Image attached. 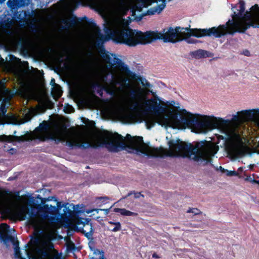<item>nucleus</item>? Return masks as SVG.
I'll return each mask as SVG.
<instances>
[{"label": "nucleus", "mask_w": 259, "mask_h": 259, "mask_svg": "<svg viewBox=\"0 0 259 259\" xmlns=\"http://www.w3.org/2000/svg\"><path fill=\"white\" fill-rule=\"evenodd\" d=\"M114 211L115 212H119L122 215L124 216H137L138 215V213L126 210L125 208H115Z\"/></svg>", "instance_id": "a211bd4d"}, {"label": "nucleus", "mask_w": 259, "mask_h": 259, "mask_svg": "<svg viewBox=\"0 0 259 259\" xmlns=\"http://www.w3.org/2000/svg\"><path fill=\"white\" fill-rule=\"evenodd\" d=\"M219 170H220L221 171L223 172H225V171H226V169H225V168H224L222 166H220L219 168H218Z\"/></svg>", "instance_id": "09e8293b"}, {"label": "nucleus", "mask_w": 259, "mask_h": 259, "mask_svg": "<svg viewBox=\"0 0 259 259\" xmlns=\"http://www.w3.org/2000/svg\"><path fill=\"white\" fill-rule=\"evenodd\" d=\"M165 6L166 0H136L135 9L141 12L138 20H141L145 16L159 14Z\"/></svg>", "instance_id": "1a4fd4ad"}, {"label": "nucleus", "mask_w": 259, "mask_h": 259, "mask_svg": "<svg viewBox=\"0 0 259 259\" xmlns=\"http://www.w3.org/2000/svg\"><path fill=\"white\" fill-rule=\"evenodd\" d=\"M36 137L41 141L51 140L56 144L65 142L70 147H77L83 149L105 147L109 151L117 152L127 147L129 152L144 157V141L142 137H132L127 134L123 137L117 133L114 134L106 130H93L90 134L81 133L73 127L61 130L57 126L49 129L45 121L35 128Z\"/></svg>", "instance_id": "f257e3e1"}, {"label": "nucleus", "mask_w": 259, "mask_h": 259, "mask_svg": "<svg viewBox=\"0 0 259 259\" xmlns=\"http://www.w3.org/2000/svg\"><path fill=\"white\" fill-rule=\"evenodd\" d=\"M36 253L37 255H39L38 257H35L34 259H42L43 257L46 258L48 257V252L44 248L40 247H37L35 248Z\"/></svg>", "instance_id": "412c9836"}, {"label": "nucleus", "mask_w": 259, "mask_h": 259, "mask_svg": "<svg viewBox=\"0 0 259 259\" xmlns=\"http://www.w3.org/2000/svg\"><path fill=\"white\" fill-rule=\"evenodd\" d=\"M94 210L96 211L97 213L99 212V211H104L105 214H108L109 212L110 208L107 209H95L91 210H88L87 211V213H91Z\"/></svg>", "instance_id": "c756f323"}, {"label": "nucleus", "mask_w": 259, "mask_h": 259, "mask_svg": "<svg viewBox=\"0 0 259 259\" xmlns=\"http://www.w3.org/2000/svg\"><path fill=\"white\" fill-rule=\"evenodd\" d=\"M91 23L93 24V25H95V23L93 20H92Z\"/></svg>", "instance_id": "864d4df0"}, {"label": "nucleus", "mask_w": 259, "mask_h": 259, "mask_svg": "<svg viewBox=\"0 0 259 259\" xmlns=\"http://www.w3.org/2000/svg\"><path fill=\"white\" fill-rule=\"evenodd\" d=\"M172 108V109H173L174 110H175V111H176V112H177L178 113L179 118L180 117V115H183V109H182V110H181V114H179V113H178V109H177V110H175L174 108ZM177 109H178V108H177Z\"/></svg>", "instance_id": "de8ad7c7"}, {"label": "nucleus", "mask_w": 259, "mask_h": 259, "mask_svg": "<svg viewBox=\"0 0 259 259\" xmlns=\"http://www.w3.org/2000/svg\"><path fill=\"white\" fill-rule=\"evenodd\" d=\"M20 140H21V138L20 137H18V136H12V135L0 136V141H1L11 142L13 141H20Z\"/></svg>", "instance_id": "aec40b11"}, {"label": "nucleus", "mask_w": 259, "mask_h": 259, "mask_svg": "<svg viewBox=\"0 0 259 259\" xmlns=\"http://www.w3.org/2000/svg\"><path fill=\"white\" fill-rule=\"evenodd\" d=\"M51 247H53V245L52 244H51Z\"/></svg>", "instance_id": "5fc2aeb1"}, {"label": "nucleus", "mask_w": 259, "mask_h": 259, "mask_svg": "<svg viewBox=\"0 0 259 259\" xmlns=\"http://www.w3.org/2000/svg\"><path fill=\"white\" fill-rule=\"evenodd\" d=\"M134 195L135 198H139L141 196L144 197V195L141 194L140 192H136L135 191H131L129 192L126 196L123 197L122 199H125L127 198V197L131 196V195Z\"/></svg>", "instance_id": "a878e982"}, {"label": "nucleus", "mask_w": 259, "mask_h": 259, "mask_svg": "<svg viewBox=\"0 0 259 259\" xmlns=\"http://www.w3.org/2000/svg\"><path fill=\"white\" fill-rule=\"evenodd\" d=\"M94 254L96 256L93 257L91 259H105L104 252L103 251H100L99 249H95L94 252Z\"/></svg>", "instance_id": "5701e85b"}, {"label": "nucleus", "mask_w": 259, "mask_h": 259, "mask_svg": "<svg viewBox=\"0 0 259 259\" xmlns=\"http://www.w3.org/2000/svg\"><path fill=\"white\" fill-rule=\"evenodd\" d=\"M108 26L104 24V31L106 35L99 32L98 36V45H101L112 38L117 44H125L128 47H135L138 45L150 44L157 39H162L164 42L176 43L183 40L182 35H194L197 38L205 36H213L219 38L225 35L220 26L209 29L171 27L162 31H147L132 30L123 27L122 22L118 19H112L108 22Z\"/></svg>", "instance_id": "7ed1b4c3"}, {"label": "nucleus", "mask_w": 259, "mask_h": 259, "mask_svg": "<svg viewBox=\"0 0 259 259\" xmlns=\"http://www.w3.org/2000/svg\"><path fill=\"white\" fill-rule=\"evenodd\" d=\"M37 198L40 199V201H41V204H39L38 205H47V204H46V202H47V201H46V199H46V198H42V197H40V196L39 195H37Z\"/></svg>", "instance_id": "f704fd0d"}, {"label": "nucleus", "mask_w": 259, "mask_h": 259, "mask_svg": "<svg viewBox=\"0 0 259 259\" xmlns=\"http://www.w3.org/2000/svg\"><path fill=\"white\" fill-rule=\"evenodd\" d=\"M110 224L115 225V227L112 229V231L116 232L121 230V224L119 222H114L112 221L109 222Z\"/></svg>", "instance_id": "393cba45"}, {"label": "nucleus", "mask_w": 259, "mask_h": 259, "mask_svg": "<svg viewBox=\"0 0 259 259\" xmlns=\"http://www.w3.org/2000/svg\"><path fill=\"white\" fill-rule=\"evenodd\" d=\"M14 21L12 19H10V20H8L7 22H6L4 24V25L7 28H11V27H12L13 25H14Z\"/></svg>", "instance_id": "2f4dec72"}, {"label": "nucleus", "mask_w": 259, "mask_h": 259, "mask_svg": "<svg viewBox=\"0 0 259 259\" xmlns=\"http://www.w3.org/2000/svg\"><path fill=\"white\" fill-rule=\"evenodd\" d=\"M31 0H8L7 2L8 7L10 9L13 13V18L20 22H26L30 18L34 17L36 14V10H31L26 12L21 11L18 12V9L21 7L28 6Z\"/></svg>", "instance_id": "9d476101"}, {"label": "nucleus", "mask_w": 259, "mask_h": 259, "mask_svg": "<svg viewBox=\"0 0 259 259\" xmlns=\"http://www.w3.org/2000/svg\"><path fill=\"white\" fill-rule=\"evenodd\" d=\"M5 1H6V0H0V4H3V3H4Z\"/></svg>", "instance_id": "3c124183"}, {"label": "nucleus", "mask_w": 259, "mask_h": 259, "mask_svg": "<svg viewBox=\"0 0 259 259\" xmlns=\"http://www.w3.org/2000/svg\"><path fill=\"white\" fill-rule=\"evenodd\" d=\"M169 149L165 154L170 157L182 156L188 157L194 161L206 165L212 162L211 157L217 153L215 148L209 145H202V142L194 147L190 144L181 141L171 140L168 143Z\"/></svg>", "instance_id": "423d86ee"}, {"label": "nucleus", "mask_w": 259, "mask_h": 259, "mask_svg": "<svg viewBox=\"0 0 259 259\" xmlns=\"http://www.w3.org/2000/svg\"><path fill=\"white\" fill-rule=\"evenodd\" d=\"M76 18H72V19L63 18L61 20V22L64 25L60 26L61 30H65L68 31L70 28L74 27L76 25L77 22L76 21Z\"/></svg>", "instance_id": "2eb2a0df"}, {"label": "nucleus", "mask_w": 259, "mask_h": 259, "mask_svg": "<svg viewBox=\"0 0 259 259\" xmlns=\"http://www.w3.org/2000/svg\"><path fill=\"white\" fill-rule=\"evenodd\" d=\"M98 88H100V90L98 91V93L99 94V95L100 96H102L103 91H105V90L104 89H103L101 87H98Z\"/></svg>", "instance_id": "79ce46f5"}, {"label": "nucleus", "mask_w": 259, "mask_h": 259, "mask_svg": "<svg viewBox=\"0 0 259 259\" xmlns=\"http://www.w3.org/2000/svg\"><path fill=\"white\" fill-rule=\"evenodd\" d=\"M152 257L153 258H160V256L156 253H154L153 254H152Z\"/></svg>", "instance_id": "a18cd8bd"}, {"label": "nucleus", "mask_w": 259, "mask_h": 259, "mask_svg": "<svg viewBox=\"0 0 259 259\" xmlns=\"http://www.w3.org/2000/svg\"><path fill=\"white\" fill-rule=\"evenodd\" d=\"M208 51L199 49L192 52V55L196 58H202L208 57Z\"/></svg>", "instance_id": "6ab92c4d"}, {"label": "nucleus", "mask_w": 259, "mask_h": 259, "mask_svg": "<svg viewBox=\"0 0 259 259\" xmlns=\"http://www.w3.org/2000/svg\"><path fill=\"white\" fill-rule=\"evenodd\" d=\"M50 84L54 88L55 86H57L58 85L57 84H56L55 83V80L54 78H52L51 80V81H50Z\"/></svg>", "instance_id": "a19ab883"}, {"label": "nucleus", "mask_w": 259, "mask_h": 259, "mask_svg": "<svg viewBox=\"0 0 259 259\" xmlns=\"http://www.w3.org/2000/svg\"><path fill=\"white\" fill-rule=\"evenodd\" d=\"M201 116H208L204 115ZM208 117L212 122V127H209L205 132H192L198 134H205L219 126L222 133L224 135L222 136V139L225 140L229 151L236 156H245L247 151L241 138V131L239 129V124L237 123L240 119L239 116L237 114L233 115L231 120L219 118V122L215 117L210 116Z\"/></svg>", "instance_id": "20e7f679"}, {"label": "nucleus", "mask_w": 259, "mask_h": 259, "mask_svg": "<svg viewBox=\"0 0 259 259\" xmlns=\"http://www.w3.org/2000/svg\"><path fill=\"white\" fill-rule=\"evenodd\" d=\"M72 206L74 208V205L72 204H70L68 203H64L63 204V213L61 214V218H68L70 217L73 214V211L69 208V206Z\"/></svg>", "instance_id": "f3484780"}, {"label": "nucleus", "mask_w": 259, "mask_h": 259, "mask_svg": "<svg viewBox=\"0 0 259 259\" xmlns=\"http://www.w3.org/2000/svg\"><path fill=\"white\" fill-rule=\"evenodd\" d=\"M97 80L96 86L101 87L112 97L116 98L119 108L122 99L126 97L127 92L133 86L127 78L120 74L115 76L111 71L106 70L98 75Z\"/></svg>", "instance_id": "6e6552de"}, {"label": "nucleus", "mask_w": 259, "mask_h": 259, "mask_svg": "<svg viewBox=\"0 0 259 259\" xmlns=\"http://www.w3.org/2000/svg\"><path fill=\"white\" fill-rule=\"evenodd\" d=\"M1 226L2 228L5 230H8L10 228V226L9 225L5 223L2 224Z\"/></svg>", "instance_id": "ea45409f"}, {"label": "nucleus", "mask_w": 259, "mask_h": 259, "mask_svg": "<svg viewBox=\"0 0 259 259\" xmlns=\"http://www.w3.org/2000/svg\"><path fill=\"white\" fill-rule=\"evenodd\" d=\"M74 228L75 231L83 234L89 240H93V235L94 229L90 219L79 218L77 219L75 222Z\"/></svg>", "instance_id": "f8f14e48"}, {"label": "nucleus", "mask_w": 259, "mask_h": 259, "mask_svg": "<svg viewBox=\"0 0 259 259\" xmlns=\"http://www.w3.org/2000/svg\"><path fill=\"white\" fill-rule=\"evenodd\" d=\"M166 104H168L169 106H171V108H179L180 107H179V103H177V105L178 106H175L176 105V102L174 101H167L166 102Z\"/></svg>", "instance_id": "473e14b6"}, {"label": "nucleus", "mask_w": 259, "mask_h": 259, "mask_svg": "<svg viewBox=\"0 0 259 259\" xmlns=\"http://www.w3.org/2000/svg\"><path fill=\"white\" fill-rule=\"evenodd\" d=\"M15 256L16 258L19 259H23L21 257V254L20 250V248L18 246H15L14 248Z\"/></svg>", "instance_id": "cd10ccee"}, {"label": "nucleus", "mask_w": 259, "mask_h": 259, "mask_svg": "<svg viewBox=\"0 0 259 259\" xmlns=\"http://www.w3.org/2000/svg\"><path fill=\"white\" fill-rule=\"evenodd\" d=\"M242 54L247 57H249L251 55L250 52L246 49L243 51Z\"/></svg>", "instance_id": "4c0bfd02"}, {"label": "nucleus", "mask_w": 259, "mask_h": 259, "mask_svg": "<svg viewBox=\"0 0 259 259\" xmlns=\"http://www.w3.org/2000/svg\"><path fill=\"white\" fill-rule=\"evenodd\" d=\"M34 244H38L39 242V239L38 238H35L33 241Z\"/></svg>", "instance_id": "37998d69"}, {"label": "nucleus", "mask_w": 259, "mask_h": 259, "mask_svg": "<svg viewBox=\"0 0 259 259\" xmlns=\"http://www.w3.org/2000/svg\"><path fill=\"white\" fill-rule=\"evenodd\" d=\"M12 231H13V232H14V231H15V230H14V229H12Z\"/></svg>", "instance_id": "6e6d98bb"}, {"label": "nucleus", "mask_w": 259, "mask_h": 259, "mask_svg": "<svg viewBox=\"0 0 259 259\" xmlns=\"http://www.w3.org/2000/svg\"><path fill=\"white\" fill-rule=\"evenodd\" d=\"M195 36L193 35H182L181 38L183 39V40H185L187 43L188 44H196L198 41L196 39L192 38L191 36Z\"/></svg>", "instance_id": "b1692460"}, {"label": "nucleus", "mask_w": 259, "mask_h": 259, "mask_svg": "<svg viewBox=\"0 0 259 259\" xmlns=\"http://www.w3.org/2000/svg\"><path fill=\"white\" fill-rule=\"evenodd\" d=\"M28 247H29V244H25V251L26 253L27 254V256L29 257L30 256V253L29 252V251H28Z\"/></svg>", "instance_id": "e433bc0d"}, {"label": "nucleus", "mask_w": 259, "mask_h": 259, "mask_svg": "<svg viewBox=\"0 0 259 259\" xmlns=\"http://www.w3.org/2000/svg\"><path fill=\"white\" fill-rule=\"evenodd\" d=\"M147 92L151 94L152 98L147 99L143 96L140 88L136 90L132 86L127 92L126 97L122 99L119 109L135 111L144 108L146 111L153 113L155 116H148L145 119L148 129L153 127L156 123L165 128L188 127L191 131L199 133L205 132L209 127H212V122L209 117L199 114H193L184 109L183 110V115H180L179 118L178 113L172 108L168 109L167 114H163L167 111L166 108L163 106L164 102L161 100L156 92L150 90H148Z\"/></svg>", "instance_id": "f03ea898"}, {"label": "nucleus", "mask_w": 259, "mask_h": 259, "mask_svg": "<svg viewBox=\"0 0 259 259\" xmlns=\"http://www.w3.org/2000/svg\"><path fill=\"white\" fill-rule=\"evenodd\" d=\"M103 57L105 62L109 66H115L119 68L121 71L124 72L127 76L132 79H136L137 74L132 72L128 66L125 64L115 54L104 53L103 54Z\"/></svg>", "instance_id": "9b49d317"}, {"label": "nucleus", "mask_w": 259, "mask_h": 259, "mask_svg": "<svg viewBox=\"0 0 259 259\" xmlns=\"http://www.w3.org/2000/svg\"><path fill=\"white\" fill-rule=\"evenodd\" d=\"M101 7L113 10H120L124 8L126 5L125 0H103L98 2Z\"/></svg>", "instance_id": "4468645a"}, {"label": "nucleus", "mask_w": 259, "mask_h": 259, "mask_svg": "<svg viewBox=\"0 0 259 259\" xmlns=\"http://www.w3.org/2000/svg\"><path fill=\"white\" fill-rule=\"evenodd\" d=\"M245 180V181H249L252 184H254L255 182V180L250 176L247 177Z\"/></svg>", "instance_id": "c9c22d12"}, {"label": "nucleus", "mask_w": 259, "mask_h": 259, "mask_svg": "<svg viewBox=\"0 0 259 259\" xmlns=\"http://www.w3.org/2000/svg\"><path fill=\"white\" fill-rule=\"evenodd\" d=\"M225 172L226 173V175L227 176H237L238 173L234 170H228L227 169L226 170Z\"/></svg>", "instance_id": "7c9ffc66"}, {"label": "nucleus", "mask_w": 259, "mask_h": 259, "mask_svg": "<svg viewBox=\"0 0 259 259\" xmlns=\"http://www.w3.org/2000/svg\"><path fill=\"white\" fill-rule=\"evenodd\" d=\"M97 199L104 200H108V198L107 197H98L97 198Z\"/></svg>", "instance_id": "c03bdc74"}, {"label": "nucleus", "mask_w": 259, "mask_h": 259, "mask_svg": "<svg viewBox=\"0 0 259 259\" xmlns=\"http://www.w3.org/2000/svg\"><path fill=\"white\" fill-rule=\"evenodd\" d=\"M67 247V249L71 251L74 250L75 248L74 244L71 241L68 243Z\"/></svg>", "instance_id": "72a5a7b5"}, {"label": "nucleus", "mask_w": 259, "mask_h": 259, "mask_svg": "<svg viewBox=\"0 0 259 259\" xmlns=\"http://www.w3.org/2000/svg\"><path fill=\"white\" fill-rule=\"evenodd\" d=\"M124 123L132 124L141 122V120L138 117L131 112H126L123 115Z\"/></svg>", "instance_id": "dca6fc26"}, {"label": "nucleus", "mask_w": 259, "mask_h": 259, "mask_svg": "<svg viewBox=\"0 0 259 259\" xmlns=\"http://www.w3.org/2000/svg\"><path fill=\"white\" fill-rule=\"evenodd\" d=\"M241 114L242 120L252 122L259 129V108L243 110Z\"/></svg>", "instance_id": "ddd939ff"}, {"label": "nucleus", "mask_w": 259, "mask_h": 259, "mask_svg": "<svg viewBox=\"0 0 259 259\" xmlns=\"http://www.w3.org/2000/svg\"><path fill=\"white\" fill-rule=\"evenodd\" d=\"M232 19H229L225 24L220 25L221 29L225 35H233L235 32L244 33L250 28H259V6L255 4L245 14V2L240 1L235 7H232Z\"/></svg>", "instance_id": "39448f33"}, {"label": "nucleus", "mask_w": 259, "mask_h": 259, "mask_svg": "<svg viewBox=\"0 0 259 259\" xmlns=\"http://www.w3.org/2000/svg\"><path fill=\"white\" fill-rule=\"evenodd\" d=\"M254 184H257L259 185V181H257L255 180V182Z\"/></svg>", "instance_id": "8fccbe9b"}, {"label": "nucleus", "mask_w": 259, "mask_h": 259, "mask_svg": "<svg viewBox=\"0 0 259 259\" xmlns=\"http://www.w3.org/2000/svg\"><path fill=\"white\" fill-rule=\"evenodd\" d=\"M46 199V201H51L53 200H54L55 201H57V200L56 199V198L53 196H49V197L46 198V199Z\"/></svg>", "instance_id": "58836bf2"}, {"label": "nucleus", "mask_w": 259, "mask_h": 259, "mask_svg": "<svg viewBox=\"0 0 259 259\" xmlns=\"http://www.w3.org/2000/svg\"><path fill=\"white\" fill-rule=\"evenodd\" d=\"M53 259H60V258L58 256H54Z\"/></svg>", "instance_id": "603ef678"}, {"label": "nucleus", "mask_w": 259, "mask_h": 259, "mask_svg": "<svg viewBox=\"0 0 259 259\" xmlns=\"http://www.w3.org/2000/svg\"><path fill=\"white\" fill-rule=\"evenodd\" d=\"M187 212L192 213L194 214L195 215H197V214H199L201 213V211L200 210H199L197 208H189L187 210Z\"/></svg>", "instance_id": "c85d7f7f"}, {"label": "nucleus", "mask_w": 259, "mask_h": 259, "mask_svg": "<svg viewBox=\"0 0 259 259\" xmlns=\"http://www.w3.org/2000/svg\"><path fill=\"white\" fill-rule=\"evenodd\" d=\"M141 82L142 85L145 88H151L152 87V84L149 82L146 79L141 76H138L137 75L136 78Z\"/></svg>", "instance_id": "4be33fe9"}, {"label": "nucleus", "mask_w": 259, "mask_h": 259, "mask_svg": "<svg viewBox=\"0 0 259 259\" xmlns=\"http://www.w3.org/2000/svg\"><path fill=\"white\" fill-rule=\"evenodd\" d=\"M1 110H2V113L4 114H5L6 113V112H7V110L6 109L5 107H2L1 108Z\"/></svg>", "instance_id": "49530a36"}, {"label": "nucleus", "mask_w": 259, "mask_h": 259, "mask_svg": "<svg viewBox=\"0 0 259 259\" xmlns=\"http://www.w3.org/2000/svg\"><path fill=\"white\" fill-rule=\"evenodd\" d=\"M57 206L52 205H37L36 209L32 207L28 212L26 206L22 205L17 209L15 213L21 220L27 219L29 224L36 229H40L45 225V221L48 219L51 222L57 220L55 215L59 213L63 204L56 201Z\"/></svg>", "instance_id": "0eeeda50"}, {"label": "nucleus", "mask_w": 259, "mask_h": 259, "mask_svg": "<svg viewBox=\"0 0 259 259\" xmlns=\"http://www.w3.org/2000/svg\"><path fill=\"white\" fill-rule=\"evenodd\" d=\"M0 239H3L4 241H14V237L11 235H3L0 232Z\"/></svg>", "instance_id": "bb28decb"}]
</instances>
